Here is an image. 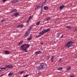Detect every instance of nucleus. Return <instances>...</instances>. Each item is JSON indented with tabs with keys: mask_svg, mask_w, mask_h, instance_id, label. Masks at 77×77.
<instances>
[{
	"mask_svg": "<svg viewBox=\"0 0 77 77\" xmlns=\"http://www.w3.org/2000/svg\"><path fill=\"white\" fill-rule=\"evenodd\" d=\"M66 28H68V29H71L72 28V26H66Z\"/></svg>",
	"mask_w": 77,
	"mask_h": 77,
	"instance_id": "393cba45",
	"label": "nucleus"
},
{
	"mask_svg": "<svg viewBox=\"0 0 77 77\" xmlns=\"http://www.w3.org/2000/svg\"><path fill=\"white\" fill-rule=\"evenodd\" d=\"M11 3H16L15 0H13L11 1Z\"/></svg>",
	"mask_w": 77,
	"mask_h": 77,
	"instance_id": "4be33fe9",
	"label": "nucleus"
},
{
	"mask_svg": "<svg viewBox=\"0 0 77 77\" xmlns=\"http://www.w3.org/2000/svg\"><path fill=\"white\" fill-rule=\"evenodd\" d=\"M63 37V34L61 37V38H62Z\"/></svg>",
	"mask_w": 77,
	"mask_h": 77,
	"instance_id": "4c0bfd02",
	"label": "nucleus"
},
{
	"mask_svg": "<svg viewBox=\"0 0 77 77\" xmlns=\"http://www.w3.org/2000/svg\"><path fill=\"white\" fill-rule=\"evenodd\" d=\"M54 56H52L51 57V62H54Z\"/></svg>",
	"mask_w": 77,
	"mask_h": 77,
	"instance_id": "f8f14e48",
	"label": "nucleus"
},
{
	"mask_svg": "<svg viewBox=\"0 0 77 77\" xmlns=\"http://www.w3.org/2000/svg\"><path fill=\"white\" fill-rule=\"evenodd\" d=\"M17 10L16 9H14L13 10H12L10 12V13H12L14 12H17Z\"/></svg>",
	"mask_w": 77,
	"mask_h": 77,
	"instance_id": "ddd939ff",
	"label": "nucleus"
},
{
	"mask_svg": "<svg viewBox=\"0 0 77 77\" xmlns=\"http://www.w3.org/2000/svg\"><path fill=\"white\" fill-rule=\"evenodd\" d=\"M13 66L12 65H6V68H9V69H11L13 68Z\"/></svg>",
	"mask_w": 77,
	"mask_h": 77,
	"instance_id": "423d86ee",
	"label": "nucleus"
},
{
	"mask_svg": "<svg viewBox=\"0 0 77 77\" xmlns=\"http://www.w3.org/2000/svg\"><path fill=\"white\" fill-rule=\"evenodd\" d=\"M32 27H33V26H31L29 28V29L30 30H32Z\"/></svg>",
	"mask_w": 77,
	"mask_h": 77,
	"instance_id": "c756f323",
	"label": "nucleus"
},
{
	"mask_svg": "<svg viewBox=\"0 0 77 77\" xmlns=\"http://www.w3.org/2000/svg\"><path fill=\"white\" fill-rule=\"evenodd\" d=\"M43 5H44V4H40L39 5H37L36 6V8H35V9H38V8H39L42 7Z\"/></svg>",
	"mask_w": 77,
	"mask_h": 77,
	"instance_id": "39448f33",
	"label": "nucleus"
},
{
	"mask_svg": "<svg viewBox=\"0 0 77 77\" xmlns=\"http://www.w3.org/2000/svg\"><path fill=\"white\" fill-rule=\"evenodd\" d=\"M39 36H41V35H38L36 36L35 37V38H39Z\"/></svg>",
	"mask_w": 77,
	"mask_h": 77,
	"instance_id": "cd10ccee",
	"label": "nucleus"
},
{
	"mask_svg": "<svg viewBox=\"0 0 77 77\" xmlns=\"http://www.w3.org/2000/svg\"><path fill=\"white\" fill-rule=\"evenodd\" d=\"M23 43V41H21L18 44V45H21V44H22V43Z\"/></svg>",
	"mask_w": 77,
	"mask_h": 77,
	"instance_id": "6ab92c4d",
	"label": "nucleus"
},
{
	"mask_svg": "<svg viewBox=\"0 0 77 77\" xmlns=\"http://www.w3.org/2000/svg\"><path fill=\"white\" fill-rule=\"evenodd\" d=\"M51 30V29L49 28L45 29H43L41 32L39 33V35H43L45 33H47L48 32H50Z\"/></svg>",
	"mask_w": 77,
	"mask_h": 77,
	"instance_id": "7ed1b4c3",
	"label": "nucleus"
},
{
	"mask_svg": "<svg viewBox=\"0 0 77 77\" xmlns=\"http://www.w3.org/2000/svg\"><path fill=\"white\" fill-rule=\"evenodd\" d=\"M47 68V64L45 63H40V65L38 66V69H44Z\"/></svg>",
	"mask_w": 77,
	"mask_h": 77,
	"instance_id": "f03ea898",
	"label": "nucleus"
},
{
	"mask_svg": "<svg viewBox=\"0 0 77 77\" xmlns=\"http://www.w3.org/2000/svg\"><path fill=\"white\" fill-rule=\"evenodd\" d=\"M65 7V5H61L59 7V8H60V11H62L64 8Z\"/></svg>",
	"mask_w": 77,
	"mask_h": 77,
	"instance_id": "0eeeda50",
	"label": "nucleus"
},
{
	"mask_svg": "<svg viewBox=\"0 0 77 77\" xmlns=\"http://www.w3.org/2000/svg\"><path fill=\"white\" fill-rule=\"evenodd\" d=\"M13 74H14V73L10 72L8 74V76L11 77V75H12Z\"/></svg>",
	"mask_w": 77,
	"mask_h": 77,
	"instance_id": "dca6fc26",
	"label": "nucleus"
},
{
	"mask_svg": "<svg viewBox=\"0 0 77 77\" xmlns=\"http://www.w3.org/2000/svg\"><path fill=\"white\" fill-rule=\"evenodd\" d=\"M71 68V66H69L68 67L66 68V69L67 71H68V70H69Z\"/></svg>",
	"mask_w": 77,
	"mask_h": 77,
	"instance_id": "4468645a",
	"label": "nucleus"
},
{
	"mask_svg": "<svg viewBox=\"0 0 77 77\" xmlns=\"http://www.w3.org/2000/svg\"><path fill=\"white\" fill-rule=\"evenodd\" d=\"M32 17H33V16H30L29 17V19H30H30H32Z\"/></svg>",
	"mask_w": 77,
	"mask_h": 77,
	"instance_id": "7c9ffc66",
	"label": "nucleus"
},
{
	"mask_svg": "<svg viewBox=\"0 0 77 77\" xmlns=\"http://www.w3.org/2000/svg\"><path fill=\"white\" fill-rule=\"evenodd\" d=\"M3 21H4V20H2L1 21V22H2V23H3Z\"/></svg>",
	"mask_w": 77,
	"mask_h": 77,
	"instance_id": "a19ab883",
	"label": "nucleus"
},
{
	"mask_svg": "<svg viewBox=\"0 0 77 77\" xmlns=\"http://www.w3.org/2000/svg\"><path fill=\"white\" fill-rule=\"evenodd\" d=\"M42 9V8H41V9Z\"/></svg>",
	"mask_w": 77,
	"mask_h": 77,
	"instance_id": "a18cd8bd",
	"label": "nucleus"
},
{
	"mask_svg": "<svg viewBox=\"0 0 77 77\" xmlns=\"http://www.w3.org/2000/svg\"><path fill=\"white\" fill-rule=\"evenodd\" d=\"M73 44H74L73 41H70L66 43L65 45V46L67 48H69V47H72V46H73V45H72Z\"/></svg>",
	"mask_w": 77,
	"mask_h": 77,
	"instance_id": "20e7f679",
	"label": "nucleus"
},
{
	"mask_svg": "<svg viewBox=\"0 0 77 77\" xmlns=\"http://www.w3.org/2000/svg\"><path fill=\"white\" fill-rule=\"evenodd\" d=\"M18 2H20V1L19 0H15V3H18Z\"/></svg>",
	"mask_w": 77,
	"mask_h": 77,
	"instance_id": "bb28decb",
	"label": "nucleus"
},
{
	"mask_svg": "<svg viewBox=\"0 0 77 77\" xmlns=\"http://www.w3.org/2000/svg\"><path fill=\"white\" fill-rule=\"evenodd\" d=\"M4 75V74H2L0 75V77H2V76H3Z\"/></svg>",
	"mask_w": 77,
	"mask_h": 77,
	"instance_id": "ea45409f",
	"label": "nucleus"
},
{
	"mask_svg": "<svg viewBox=\"0 0 77 77\" xmlns=\"http://www.w3.org/2000/svg\"><path fill=\"white\" fill-rule=\"evenodd\" d=\"M0 72H1V70H0Z\"/></svg>",
	"mask_w": 77,
	"mask_h": 77,
	"instance_id": "c03bdc74",
	"label": "nucleus"
},
{
	"mask_svg": "<svg viewBox=\"0 0 77 77\" xmlns=\"http://www.w3.org/2000/svg\"><path fill=\"white\" fill-rule=\"evenodd\" d=\"M58 70H59V71H60L61 69H62V68L61 67H60L59 68H58L57 69Z\"/></svg>",
	"mask_w": 77,
	"mask_h": 77,
	"instance_id": "5701e85b",
	"label": "nucleus"
},
{
	"mask_svg": "<svg viewBox=\"0 0 77 77\" xmlns=\"http://www.w3.org/2000/svg\"><path fill=\"white\" fill-rule=\"evenodd\" d=\"M32 36H30V37L28 38V41H30V40H32Z\"/></svg>",
	"mask_w": 77,
	"mask_h": 77,
	"instance_id": "a211bd4d",
	"label": "nucleus"
},
{
	"mask_svg": "<svg viewBox=\"0 0 77 77\" xmlns=\"http://www.w3.org/2000/svg\"><path fill=\"white\" fill-rule=\"evenodd\" d=\"M42 53V51H38L35 52V53L36 55H38V54H40V53Z\"/></svg>",
	"mask_w": 77,
	"mask_h": 77,
	"instance_id": "1a4fd4ad",
	"label": "nucleus"
},
{
	"mask_svg": "<svg viewBox=\"0 0 77 77\" xmlns=\"http://www.w3.org/2000/svg\"><path fill=\"white\" fill-rule=\"evenodd\" d=\"M50 57V56H47L45 57V58H46V59H49Z\"/></svg>",
	"mask_w": 77,
	"mask_h": 77,
	"instance_id": "aec40b11",
	"label": "nucleus"
},
{
	"mask_svg": "<svg viewBox=\"0 0 77 77\" xmlns=\"http://www.w3.org/2000/svg\"><path fill=\"white\" fill-rule=\"evenodd\" d=\"M40 23H41V22L40 21H39L36 24V25H37L38 26L39 25V24H40Z\"/></svg>",
	"mask_w": 77,
	"mask_h": 77,
	"instance_id": "b1692460",
	"label": "nucleus"
},
{
	"mask_svg": "<svg viewBox=\"0 0 77 77\" xmlns=\"http://www.w3.org/2000/svg\"><path fill=\"white\" fill-rule=\"evenodd\" d=\"M0 68L1 69H6V67H1Z\"/></svg>",
	"mask_w": 77,
	"mask_h": 77,
	"instance_id": "412c9836",
	"label": "nucleus"
},
{
	"mask_svg": "<svg viewBox=\"0 0 77 77\" xmlns=\"http://www.w3.org/2000/svg\"><path fill=\"white\" fill-rule=\"evenodd\" d=\"M28 35H29V33H28V32H26L24 35V37H27V36H28Z\"/></svg>",
	"mask_w": 77,
	"mask_h": 77,
	"instance_id": "f3484780",
	"label": "nucleus"
},
{
	"mask_svg": "<svg viewBox=\"0 0 77 77\" xmlns=\"http://www.w3.org/2000/svg\"><path fill=\"white\" fill-rule=\"evenodd\" d=\"M62 58H60L59 60V62H60V61H61V60H62Z\"/></svg>",
	"mask_w": 77,
	"mask_h": 77,
	"instance_id": "58836bf2",
	"label": "nucleus"
},
{
	"mask_svg": "<svg viewBox=\"0 0 77 77\" xmlns=\"http://www.w3.org/2000/svg\"><path fill=\"white\" fill-rule=\"evenodd\" d=\"M50 20V17H48V18H47V21H49Z\"/></svg>",
	"mask_w": 77,
	"mask_h": 77,
	"instance_id": "2f4dec72",
	"label": "nucleus"
},
{
	"mask_svg": "<svg viewBox=\"0 0 77 77\" xmlns=\"http://www.w3.org/2000/svg\"><path fill=\"white\" fill-rule=\"evenodd\" d=\"M77 28L75 29V30L74 32H77Z\"/></svg>",
	"mask_w": 77,
	"mask_h": 77,
	"instance_id": "e433bc0d",
	"label": "nucleus"
},
{
	"mask_svg": "<svg viewBox=\"0 0 77 77\" xmlns=\"http://www.w3.org/2000/svg\"><path fill=\"white\" fill-rule=\"evenodd\" d=\"M30 47V45L25 44L20 46L22 50H23L25 52H27V49Z\"/></svg>",
	"mask_w": 77,
	"mask_h": 77,
	"instance_id": "f257e3e1",
	"label": "nucleus"
},
{
	"mask_svg": "<svg viewBox=\"0 0 77 77\" xmlns=\"http://www.w3.org/2000/svg\"><path fill=\"white\" fill-rule=\"evenodd\" d=\"M2 2H6L7 1V0H3Z\"/></svg>",
	"mask_w": 77,
	"mask_h": 77,
	"instance_id": "f704fd0d",
	"label": "nucleus"
},
{
	"mask_svg": "<svg viewBox=\"0 0 77 77\" xmlns=\"http://www.w3.org/2000/svg\"><path fill=\"white\" fill-rule=\"evenodd\" d=\"M42 29V27H41L40 29H39V30H41Z\"/></svg>",
	"mask_w": 77,
	"mask_h": 77,
	"instance_id": "37998d69",
	"label": "nucleus"
},
{
	"mask_svg": "<svg viewBox=\"0 0 77 77\" xmlns=\"http://www.w3.org/2000/svg\"><path fill=\"white\" fill-rule=\"evenodd\" d=\"M20 14L18 12H16L14 14V16L15 17H17L18 16V15H19Z\"/></svg>",
	"mask_w": 77,
	"mask_h": 77,
	"instance_id": "9d476101",
	"label": "nucleus"
},
{
	"mask_svg": "<svg viewBox=\"0 0 77 77\" xmlns=\"http://www.w3.org/2000/svg\"><path fill=\"white\" fill-rule=\"evenodd\" d=\"M24 72H25L24 70H23V71L20 72V73L21 74H22L23 73H24Z\"/></svg>",
	"mask_w": 77,
	"mask_h": 77,
	"instance_id": "c85d7f7f",
	"label": "nucleus"
},
{
	"mask_svg": "<svg viewBox=\"0 0 77 77\" xmlns=\"http://www.w3.org/2000/svg\"><path fill=\"white\" fill-rule=\"evenodd\" d=\"M74 75L73 74H72L71 75H70V77H74Z\"/></svg>",
	"mask_w": 77,
	"mask_h": 77,
	"instance_id": "72a5a7b5",
	"label": "nucleus"
},
{
	"mask_svg": "<svg viewBox=\"0 0 77 77\" xmlns=\"http://www.w3.org/2000/svg\"><path fill=\"white\" fill-rule=\"evenodd\" d=\"M5 53H6L7 54H10V52L9 51H5Z\"/></svg>",
	"mask_w": 77,
	"mask_h": 77,
	"instance_id": "9b49d317",
	"label": "nucleus"
},
{
	"mask_svg": "<svg viewBox=\"0 0 77 77\" xmlns=\"http://www.w3.org/2000/svg\"><path fill=\"white\" fill-rule=\"evenodd\" d=\"M24 27V25L22 24L18 25L17 26V28H20V29H22Z\"/></svg>",
	"mask_w": 77,
	"mask_h": 77,
	"instance_id": "6e6552de",
	"label": "nucleus"
},
{
	"mask_svg": "<svg viewBox=\"0 0 77 77\" xmlns=\"http://www.w3.org/2000/svg\"><path fill=\"white\" fill-rule=\"evenodd\" d=\"M44 9L45 10H48V7L47 6H45L44 7Z\"/></svg>",
	"mask_w": 77,
	"mask_h": 77,
	"instance_id": "2eb2a0df",
	"label": "nucleus"
},
{
	"mask_svg": "<svg viewBox=\"0 0 77 77\" xmlns=\"http://www.w3.org/2000/svg\"><path fill=\"white\" fill-rule=\"evenodd\" d=\"M40 44H42H42H44V42H41Z\"/></svg>",
	"mask_w": 77,
	"mask_h": 77,
	"instance_id": "79ce46f5",
	"label": "nucleus"
},
{
	"mask_svg": "<svg viewBox=\"0 0 77 77\" xmlns=\"http://www.w3.org/2000/svg\"><path fill=\"white\" fill-rule=\"evenodd\" d=\"M46 1H47V0H45L44 2V3H43V5H44V3H45V2H46Z\"/></svg>",
	"mask_w": 77,
	"mask_h": 77,
	"instance_id": "c9c22d12",
	"label": "nucleus"
},
{
	"mask_svg": "<svg viewBox=\"0 0 77 77\" xmlns=\"http://www.w3.org/2000/svg\"><path fill=\"white\" fill-rule=\"evenodd\" d=\"M30 19H28L27 21V23H29V21H30Z\"/></svg>",
	"mask_w": 77,
	"mask_h": 77,
	"instance_id": "473e14b6",
	"label": "nucleus"
},
{
	"mask_svg": "<svg viewBox=\"0 0 77 77\" xmlns=\"http://www.w3.org/2000/svg\"><path fill=\"white\" fill-rule=\"evenodd\" d=\"M60 35V32L58 33L57 34V36H59Z\"/></svg>",
	"mask_w": 77,
	"mask_h": 77,
	"instance_id": "a878e982",
	"label": "nucleus"
}]
</instances>
